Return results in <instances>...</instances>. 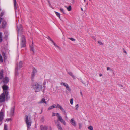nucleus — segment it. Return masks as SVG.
<instances>
[{"instance_id": "nucleus-21", "label": "nucleus", "mask_w": 130, "mask_h": 130, "mask_svg": "<svg viewBox=\"0 0 130 130\" xmlns=\"http://www.w3.org/2000/svg\"><path fill=\"white\" fill-rule=\"evenodd\" d=\"M68 74L70 76H72L73 78H75V76L73 75V73L72 72H68Z\"/></svg>"}, {"instance_id": "nucleus-58", "label": "nucleus", "mask_w": 130, "mask_h": 130, "mask_svg": "<svg viewBox=\"0 0 130 130\" xmlns=\"http://www.w3.org/2000/svg\"><path fill=\"white\" fill-rule=\"evenodd\" d=\"M2 13L1 14V16H2Z\"/></svg>"}, {"instance_id": "nucleus-20", "label": "nucleus", "mask_w": 130, "mask_h": 130, "mask_svg": "<svg viewBox=\"0 0 130 130\" xmlns=\"http://www.w3.org/2000/svg\"><path fill=\"white\" fill-rule=\"evenodd\" d=\"M33 43L32 42V45L30 46V48L31 50H32L33 51V53H34V47L33 46Z\"/></svg>"}, {"instance_id": "nucleus-18", "label": "nucleus", "mask_w": 130, "mask_h": 130, "mask_svg": "<svg viewBox=\"0 0 130 130\" xmlns=\"http://www.w3.org/2000/svg\"><path fill=\"white\" fill-rule=\"evenodd\" d=\"M14 107H12L11 108V115L13 116L14 113Z\"/></svg>"}, {"instance_id": "nucleus-16", "label": "nucleus", "mask_w": 130, "mask_h": 130, "mask_svg": "<svg viewBox=\"0 0 130 130\" xmlns=\"http://www.w3.org/2000/svg\"><path fill=\"white\" fill-rule=\"evenodd\" d=\"M3 72L4 71L2 69L0 72V79H3Z\"/></svg>"}, {"instance_id": "nucleus-54", "label": "nucleus", "mask_w": 130, "mask_h": 130, "mask_svg": "<svg viewBox=\"0 0 130 130\" xmlns=\"http://www.w3.org/2000/svg\"><path fill=\"white\" fill-rule=\"evenodd\" d=\"M81 10H82V11H83V9L82 8H81Z\"/></svg>"}, {"instance_id": "nucleus-37", "label": "nucleus", "mask_w": 130, "mask_h": 130, "mask_svg": "<svg viewBox=\"0 0 130 130\" xmlns=\"http://www.w3.org/2000/svg\"><path fill=\"white\" fill-rule=\"evenodd\" d=\"M68 39L73 41H74L75 40V39L72 38H69Z\"/></svg>"}, {"instance_id": "nucleus-42", "label": "nucleus", "mask_w": 130, "mask_h": 130, "mask_svg": "<svg viewBox=\"0 0 130 130\" xmlns=\"http://www.w3.org/2000/svg\"><path fill=\"white\" fill-rule=\"evenodd\" d=\"M52 42L53 43V45L55 46H56V47H58V46H57L56 45V44L54 43V41H53V42Z\"/></svg>"}, {"instance_id": "nucleus-50", "label": "nucleus", "mask_w": 130, "mask_h": 130, "mask_svg": "<svg viewBox=\"0 0 130 130\" xmlns=\"http://www.w3.org/2000/svg\"><path fill=\"white\" fill-rule=\"evenodd\" d=\"M42 111H43V109H41V112L40 113V114H41L42 113Z\"/></svg>"}, {"instance_id": "nucleus-55", "label": "nucleus", "mask_w": 130, "mask_h": 130, "mask_svg": "<svg viewBox=\"0 0 130 130\" xmlns=\"http://www.w3.org/2000/svg\"><path fill=\"white\" fill-rule=\"evenodd\" d=\"M84 2H85L86 1V0H84Z\"/></svg>"}, {"instance_id": "nucleus-9", "label": "nucleus", "mask_w": 130, "mask_h": 130, "mask_svg": "<svg viewBox=\"0 0 130 130\" xmlns=\"http://www.w3.org/2000/svg\"><path fill=\"white\" fill-rule=\"evenodd\" d=\"M55 124L57 126L58 130H63L62 127L61 125L60 124L58 120L57 121L55 120L54 121Z\"/></svg>"}, {"instance_id": "nucleus-38", "label": "nucleus", "mask_w": 130, "mask_h": 130, "mask_svg": "<svg viewBox=\"0 0 130 130\" xmlns=\"http://www.w3.org/2000/svg\"><path fill=\"white\" fill-rule=\"evenodd\" d=\"M70 102L71 104L72 105L73 104V99H71L70 100Z\"/></svg>"}, {"instance_id": "nucleus-6", "label": "nucleus", "mask_w": 130, "mask_h": 130, "mask_svg": "<svg viewBox=\"0 0 130 130\" xmlns=\"http://www.w3.org/2000/svg\"><path fill=\"white\" fill-rule=\"evenodd\" d=\"M2 88L3 89V93H6V94H9V87L6 84H4L2 86Z\"/></svg>"}, {"instance_id": "nucleus-2", "label": "nucleus", "mask_w": 130, "mask_h": 130, "mask_svg": "<svg viewBox=\"0 0 130 130\" xmlns=\"http://www.w3.org/2000/svg\"><path fill=\"white\" fill-rule=\"evenodd\" d=\"M10 98L9 94H6L3 93L0 95V102L2 103L4 102L6 100H8Z\"/></svg>"}, {"instance_id": "nucleus-49", "label": "nucleus", "mask_w": 130, "mask_h": 130, "mask_svg": "<svg viewBox=\"0 0 130 130\" xmlns=\"http://www.w3.org/2000/svg\"><path fill=\"white\" fill-rule=\"evenodd\" d=\"M92 38L95 40H96V38L94 37H92Z\"/></svg>"}, {"instance_id": "nucleus-39", "label": "nucleus", "mask_w": 130, "mask_h": 130, "mask_svg": "<svg viewBox=\"0 0 130 130\" xmlns=\"http://www.w3.org/2000/svg\"><path fill=\"white\" fill-rule=\"evenodd\" d=\"M53 108L52 107V106H50V107H48V109L47 110L48 111V110H50L52 109Z\"/></svg>"}, {"instance_id": "nucleus-61", "label": "nucleus", "mask_w": 130, "mask_h": 130, "mask_svg": "<svg viewBox=\"0 0 130 130\" xmlns=\"http://www.w3.org/2000/svg\"><path fill=\"white\" fill-rule=\"evenodd\" d=\"M90 1H91V0H89Z\"/></svg>"}, {"instance_id": "nucleus-46", "label": "nucleus", "mask_w": 130, "mask_h": 130, "mask_svg": "<svg viewBox=\"0 0 130 130\" xmlns=\"http://www.w3.org/2000/svg\"><path fill=\"white\" fill-rule=\"evenodd\" d=\"M123 52L124 53H125L126 54H127V52H126V51H125V50L124 48L123 49Z\"/></svg>"}, {"instance_id": "nucleus-8", "label": "nucleus", "mask_w": 130, "mask_h": 130, "mask_svg": "<svg viewBox=\"0 0 130 130\" xmlns=\"http://www.w3.org/2000/svg\"><path fill=\"white\" fill-rule=\"evenodd\" d=\"M37 72V71L36 70L35 68L33 67V71L31 75V80L32 81H34V77L35 76V75Z\"/></svg>"}, {"instance_id": "nucleus-35", "label": "nucleus", "mask_w": 130, "mask_h": 130, "mask_svg": "<svg viewBox=\"0 0 130 130\" xmlns=\"http://www.w3.org/2000/svg\"><path fill=\"white\" fill-rule=\"evenodd\" d=\"M47 38L52 42H53V40L50 38L49 36H48Z\"/></svg>"}, {"instance_id": "nucleus-3", "label": "nucleus", "mask_w": 130, "mask_h": 130, "mask_svg": "<svg viewBox=\"0 0 130 130\" xmlns=\"http://www.w3.org/2000/svg\"><path fill=\"white\" fill-rule=\"evenodd\" d=\"M25 119L26 123L27 126V130H28L30 128L31 125L32 121L31 118L27 115H26Z\"/></svg>"}, {"instance_id": "nucleus-52", "label": "nucleus", "mask_w": 130, "mask_h": 130, "mask_svg": "<svg viewBox=\"0 0 130 130\" xmlns=\"http://www.w3.org/2000/svg\"><path fill=\"white\" fill-rule=\"evenodd\" d=\"M80 94L82 96H83V94H82V92H80Z\"/></svg>"}, {"instance_id": "nucleus-30", "label": "nucleus", "mask_w": 130, "mask_h": 130, "mask_svg": "<svg viewBox=\"0 0 130 130\" xmlns=\"http://www.w3.org/2000/svg\"><path fill=\"white\" fill-rule=\"evenodd\" d=\"M0 61L1 62H3V59L2 57L0 54Z\"/></svg>"}, {"instance_id": "nucleus-45", "label": "nucleus", "mask_w": 130, "mask_h": 130, "mask_svg": "<svg viewBox=\"0 0 130 130\" xmlns=\"http://www.w3.org/2000/svg\"><path fill=\"white\" fill-rule=\"evenodd\" d=\"M11 120V118H9V119H7L6 120L7 121H9Z\"/></svg>"}, {"instance_id": "nucleus-40", "label": "nucleus", "mask_w": 130, "mask_h": 130, "mask_svg": "<svg viewBox=\"0 0 130 130\" xmlns=\"http://www.w3.org/2000/svg\"><path fill=\"white\" fill-rule=\"evenodd\" d=\"M67 90L69 91H71V89L69 88V86H68L66 88Z\"/></svg>"}, {"instance_id": "nucleus-4", "label": "nucleus", "mask_w": 130, "mask_h": 130, "mask_svg": "<svg viewBox=\"0 0 130 130\" xmlns=\"http://www.w3.org/2000/svg\"><path fill=\"white\" fill-rule=\"evenodd\" d=\"M55 115L57 116L58 120H59L64 125H66V123L65 121L60 115L59 113H53L52 116H54Z\"/></svg>"}, {"instance_id": "nucleus-17", "label": "nucleus", "mask_w": 130, "mask_h": 130, "mask_svg": "<svg viewBox=\"0 0 130 130\" xmlns=\"http://www.w3.org/2000/svg\"><path fill=\"white\" fill-rule=\"evenodd\" d=\"M44 103L45 104H47V102H46L45 99L44 98H42L41 100L38 102V103L41 104L42 103Z\"/></svg>"}, {"instance_id": "nucleus-28", "label": "nucleus", "mask_w": 130, "mask_h": 130, "mask_svg": "<svg viewBox=\"0 0 130 130\" xmlns=\"http://www.w3.org/2000/svg\"><path fill=\"white\" fill-rule=\"evenodd\" d=\"M88 128L90 130H93V128L92 126H90L88 127Z\"/></svg>"}, {"instance_id": "nucleus-12", "label": "nucleus", "mask_w": 130, "mask_h": 130, "mask_svg": "<svg viewBox=\"0 0 130 130\" xmlns=\"http://www.w3.org/2000/svg\"><path fill=\"white\" fill-rule=\"evenodd\" d=\"M4 116L3 112L1 111L0 112V122L2 121L4 118Z\"/></svg>"}, {"instance_id": "nucleus-44", "label": "nucleus", "mask_w": 130, "mask_h": 130, "mask_svg": "<svg viewBox=\"0 0 130 130\" xmlns=\"http://www.w3.org/2000/svg\"><path fill=\"white\" fill-rule=\"evenodd\" d=\"M66 88H67V87L68 86H69V85H68V84H67V83H66V84H65L64 86Z\"/></svg>"}, {"instance_id": "nucleus-59", "label": "nucleus", "mask_w": 130, "mask_h": 130, "mask_svg": "<svg viewBox=\"0 0 130 130\" xmlns=\"http://www.w3.org/2000/svg\"><path fill=\"white\" fill-rule=\"evenodd\" d=\"M2 13L1 14V16H2Z\"/></svg>"}, {"instance_id": "nucleus-19", "label": "nucleus", "mask_w": 130, "mask_h": 130, "mask_svg": "<svg viewBox=\"0 0 130 130\" xmlns=\"http://www.w3.org/2000/svg\"><path fill=\"white\" fill-rule=\"evenodd\" d=\"M14 4L15 10V11L17 9V2L16 0H13Z\"/></svg>"}, {"instance_id": "nucleus-27", "label": "nucleus", "mask_w": 130, "mask_h": 130, "mask_svg": "<svg viewBox=\"0 0 130 130\" xmlns=\"http://www.w3.org/2000/svg\"><path fill=\"white\" fill-rule=\"evenodd\" d=\"M45 83L44 82L43 83V86L44 88V89L43 90V93H44V90L45 89Z\"/></svg>"}, {"instance_id": "nucleus-10", "label": "nucleus", "mask_w": 130, "mask_h": 130, "mask_svg": "<svg viewBox=\"0 0 130 130\" xmlns=\"http://www.w3.org/2000/svg\"><path fill=\"white\" fill-rule=\"evenodd\" d=\"M57 108H59L64 115H67V113L65 110L63 109L62 106L59 104H57Z\"/></svg>"}, {"instance_id": "nucleus-1", "label": "nucleus", "mask_w": 130, "mask_h": 130, "mask_svg": "<svg viewBox=\"0 0 130 130\" xmlns=\"http://www.w3.org/2000/svg\"><path fill=\"white\" fill-rule=\"evenodd\" d=\"M32 87L35 90V92H39L42 89V85L39 82H35L32 85Z\"/></svg>"}, {"instance_id": "nucleus-32", "label": "nucleus", "mask_w": 130, "mask_h": 130, "mask_svg": "<svg viewBox=\"0 0 130 130\" xmlns=\"http://www.w3.org/2000/svg\"><path fill=\"white\" fill-rule=\"evenodd\" d=\"M60 10L63 13V14L65 13V12L64 11V10L63 8H60Z\"/></svg>"}, {"instance_id": "nucleus-5", "label": "nucleus", "mask_w": 130, "mask_h": 130, "mask_svg": "<svg viewBox=\"0 0 130 130\" xmlns=\"http://www.w3.org/2000/svg\"><path fill=\"white\" fill-rule=\"evenodd\" d=\"M21 48L25 47L26 46L25 38L24 35H23L22 36L21 39Z\"/></svg>"}, {"instance_id": "nucleus-57", "label": "nucleus", "mask_w": 130, "mask_h": 130, "mask_svg": "<svg viewBox=\"0 0 130 130\" xmlns=\"http://www.w3.org/2000/svg\"><path fill=\"white\" fill-rule=\"evenodd\" d=\"M86 5H88V3H87L86 4Z\"/></svg>"}, {"instance_id": "nucleus-60", "label": "nucleus", "mask_w": 130, "mask_h": 130, "mask_svg": "<svg viewBox=\"0 0 130 130\" xmlns=\"http://www.w3.org/2000/svg\"><path fill=\"white\" fill-rule=\"evenodd\" d=\"M50 128H51V127H50Z\"/></svg>"}, {"instance_id": "nucleus-22", "label": "nucleus", "mask_w": 130, "mask_h": 130, "mask_svg": "<svg viewBox=\"0 0 130 130\" xmlns=\"http://www.w3.org/2000/svg\"><path fill=\"white\" fill-rule=\"evenodd\" d=\"M2 55L3 56L4 58V60H5L7 59V57L5 55V54L4 52L2 53Z\"/></svg>"}, {"instance_id": "nucleus-7", "label": "nucleus", "mask_w": 130, "mask_h": 130, "mask_svg": "<svg viewBox=\"0 0 130 130\" xmlns=\"http://www.w3.org/2000/svg\"><path fill=\"white\" fill-rule=\"evenodd\" d=\"M18 35L21 33L22 34L23 32L22 26L21 25H19L17 26Z\"/></svg>"}, {"instance_id": "nucleus-13", "label": "nucleus", "mask_w": 130, "mask_h": 130, "mask_svg": "<svg viewBox=\"0 0 130 130\" xmlns=\"http://www.w3.org/2000/svg\"><path fill=\"white\" fill-rule=\"evenodd\" d=\"M48 127L47 126H44L43 125H41L40 126V129L41 130H47Z\"/></svg>"}, {"instance_id": "nucleus-43", "label": "nucleus", "mask_w": 130, "mask_h": 130, "mask_svg": "<svg viewBox=\"0 0 130 130\" xmlns=\"http://www.w3.org/2000/svg\"><path fill=\"white\" fill-rule=\"evenodd\" d=\"M66 88H67V87L68 86H69V85H68V84H67V83H66V84H65L64 86Z\"/></svg>"}, {"instance_id": "nucleus-51", "label": "nucleus", "mask_w": 130, "mask_h": 130, "mask_svg": "<svg viewBox=\"0 0 130 130\" xmlns=\"http://www.w3.org/2000/svg\"><path fill=\"white\" fill-rule=\"evenodd\" d=\"M100 76H102V74H99Z\"/></svg>"}, {"instance_id": "nucleus-25", "label": "nucleus", "mask_w": 130, "mask_h": 130, "mask_svg": "<svg viewBox=\"0 0 130 130\" xmlns=\"http://www.w3.org/2000/svg\"><path fill=\"white\" fill-rule=\"evenodd\" d=\"M67 9L69 11H70L71 10V6H69L67 8Z\"/></svg>"}, {"instance_id": "nucleus-31", "label": "nucleus", "mask_w": 130, "mask_h": 130, "mask_svg": "<svg viewBox=\"0 0 130 130\" xmlns=\"http://www.w3.org/2000/svg\"><path fill=\"white\" fill-rule=\"evenodd\" d=\"M51 106L53 108H56L57 107V106L55 104H53Z\"/></svg>"}, {"instance_id": "nucleus-23", "label": "nucleus", "mask_w": 130, "mask_h": 130, "mask_svg": "<svg viewBox=\"0 0 130 130\" xmlns=\"http://www.w3.org/2000/svg\"><path fill=\"white\" fill-rule=\"evenodd\" d=\"M2 34L1 32H0V42H2L3 39L2 38Z\"/></svg>"}, {"instance_id": "nucleus-36", "label": "nucleus", "mask_w": 130, "mask_h": 130, "mask_svg": "<svg viewBox=\"0 0 130 130\" xmlns=\"http://www.w3.org/2000/svg\"><path fill=\"white\" fill-rule=\"evenodd\" d=\"M79 129H80L82 127V124L80 123L79 124Z\"/></svg>"}, {"instance_id": "nucleus-24", "label": "nucleus", "mask_w": 130, "mask_h": 130, "mask_svg": "<svg viewBox=\"0 0 130 130\" xmlns=\"http://www.w3.org/2000/svg\"><path fill=\"white\" fill-rule=\"evenodd\" d=\"M7 23L6 22H4L3 23L2 27L4 28L6 25Z\"/></svg>"}, {"instance_id": "nucleus-48", "label": "nucleus", "mask_w": 130, "mask_h": 130, "mask_svg": "<svg viewBox=\"0 0 130 130\" xmlns=\"http://www.w3.org/2000/svg\"><path fill=\"white\" fill-rule=\"evenodd\" d=\"M119 85V86L120 87H123V85L121 84H119V85Z\"/></svg>"}, {"instance_id": "nucleus-26", "label": "nucleus", "mask_w": 130, "mask_h": 130, "mask_svg": "<svg viewBox=\"0 0 130 130\" xmlns=\"http://www.w3.org/2000/svg\"><path fill=\"white\" fill-rule=\"evenodd\" d=\"M55 14L57 16H58L59 18H60V14L59 13L57 12H55Z\"/></svg>"}, {"instance_id": "nucleus-41", "label": "nucleus", "mask_w": 130, "mask_h": 130, "mask_svg": "<svg viewBox=\"0 0 130 130\" xmlns=\"http://www.w3.org/2000/svg\"><path fill=\"white\" fill-rule=\"evenodd\" d=\"M66 83H64L63 82H62L61 83V85L62 86L63 85V86H64V85H65V84H66Z\"/></svg>"}, {"instance_id": "nucleus-56", "label": "nucleus", "mask_w": 130, "mask_h": 130, "mask_svg": "<svg viewBox=\"0 0 130 130\" xmlns=\"http://www.w3.org/2000/svg\"><path fill=\"white\" fill-rule=\"evenodd\" d=\"M42 119H44V117H42Z\"/></svg>"}, {"instance_id": "nucleus-15", "label": "nucleus", "mask_w": 130, "mask_h": 130, "mask_svg": "<svg viewBox=\"0 0 130 130\" xmlns=\"http://www.w3.org/2000/svg\"><path fill=\"white\" fill-rule=\"evenodd\" d=\"M23 64L22 62V61H20L18 64L17 65V68L16 69H18L20 68H21Z\"/></svg>"}, {"instance_id": "nucleus-29", "label": "nucleus", "mask_w": 130, "mask_h": 130, "mask_svg": "<svg viewBox=\"0 0 130 130\" xmlns=\"http://www.w3.org/2000/svg\"><path fill=\"white\" fill-rule=\"evenodd\" d=\"M7 125L5 124H4V130H7Z\"/></svg>"}, {"instance_id": "nucleus-53", "label": "nucleus", "mask_w": 130, "mask_h": 130, "mask_svg": "<svg viewBox=\"0 0 130 130\" xmlns=\"http://www.w3.org/2000/svg\"><path fill=\"white\" fill-rule=\"evenodd\" d=\"M65 116H65V117L66 118H67V115H65Z\"/></svg>"}, {"instance_id": "nucleus-33", "label": "nucleus", "mask_w": 130, "mask_h": 130, "mask_svg": "<svg viewBox=\"0 0 130 130\" xmlns=\"http://www.w3.org/2000/svg\"><path fill=\"white\" fill-rule=\"evenodd\" d=\"M79 107V105L78 104H77L75 106V108L77 110H78V109Z\"/></svg>"}, {"instance_id": "nucleus-11", "label": "nucleus", "mask_w": 130, "mask_h": 130, "mask_svg": "<svg viewBox=\"0 0 130 130\" xmlns=\"http://www.w3.org/2000/svg\"><path fill=\"white\" fill-rule=\"evenodd\" d=\"M9 81V78L5 77L3 79V82L4 84H6Z\"/></svg>"}, {"instance_id": "nucleus-34", "label": "nucleus", "mask_w": 130, "mask_h": 130, "mask_svg": "<svg viewBox=\"0 0 130 130\" xmlns=\"http://www.w3.org/2000/svg\"><path fill=\"white\" fill-rule=\"evenodd\" d=\"M98 43L99 44L101 45H103V43L100 41H98Z\"/></svg>"}, {"instance_id": "nucleus-14", "label": "nucleus", "mask_w": 130, "mask_h": 130, "mask_svg": "<svg viewBox=\"0 0 130 130\" xmlns=\"http://www.w3.org/2000/svg\"><path fill=\"white\" fill-rule=\"evenodd\" d=\"M70 122L75 127L76 126V122L73 119H71Z\"/></svg>"}, {"instance_id": "nucleus-47", "label": "nucleus", "mask_w": 130, "mask_h": 130, "mask_svg": "<svg viewBox=\"0 0 130 130\" xmlns=\"http://www.w3.org/2000/svg\"><path fill=\"white\" fill-rule=\"evenodd\" d=\"M107 70L108 71L110 69V68L109 67H107Z\"/></svg>"}]
</instances>
